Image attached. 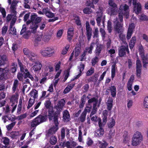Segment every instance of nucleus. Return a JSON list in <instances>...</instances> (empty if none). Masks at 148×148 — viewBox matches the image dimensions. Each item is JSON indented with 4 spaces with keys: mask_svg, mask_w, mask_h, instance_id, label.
<instances>
[{
    "mask_svg": "<svg viewBox=\"0 0 148 148\" xmlns=\"http://www.w3.org/2000/svg\"><path fill=\"white\" fill-rule=\"evenodd\" d=\"M70 45H67L65 47V48L62 51V54L63 55H65L67 53L70 47Z\"/></svg>",
    "mask_w": 148,
    "mask_h": 148,
    "instance_id": "nucleus-55",
    "label": "nucleus"
},
{
    "mask_svg": "<svg viewBox=\"0 0 148 148\" xmlns=\"http://www.w3.org/2000/svg\"><path fill=\"white\" fill-rule=\"evenodd\" d=\"M81 47H76L74 50L75 51V58L77 57L81 52Z\"/></svg>",
    "mask_w": 148,
    "mask_h": 148,
    "instance_id": "nucleus-42",
    "label": "nucleus"
},
{
    "mask_svg": "<svg viewBox=\"0 0 148 148\" xmlns=\"http://www.w3.org/2000/svg\"><path fill=\"white\" fill-rule=\"evenodd\" d=\"M38 91L37 90L35 89L32 90L30 92L29 94L32 97L33 96V97L34 99H36L37 98L38 95Z\"/></svg>",
    "mask_w": 148,
    "mask_h": 148,
    "instance_id": "nucleus-36",
    "label": "nucleus"
},
{
    "mask_svg": "<svg viewBox=\"0 0 148 148\" xmlns=\"http://www.w3.org/2000/svg\"><path fill=\"white\" fill-rule=\"evenodd\" d=\"M86 114L84 112H82L79 117V119L81 122H84L86 120Z\"/></svg>",
    "mask_w": 148,
    "mask_h": 148,
    "instance_id": "nucleus-43",
    "label": "nucleus"
},
{
    "mask_svg": "<svg viewBox=\"0 0 148 148\" xmlns=\"http://www.w3.org/2000/svg\"><path fill=\"white\" fill-rule=\"evenodd\" d=\"M134 79V75H132L128 80L127 84V87L129 91H131L132 89V86Z\"/></svg>",
    "mask_w": 148,
    "mask_h": 148,
    "instance_id": "nucleus-18",
    "label": "nucleus"
},
{
    "mask_svg": "<svg viewBox=\"0 0 148 148\" xmlns=\"http://www.w3.org/2000/svg\"><path fill=\"white\" fill-rule=\"evenodd\" d=\"M114 29L116 33H123L124 30L123 25L119 21H115L114 23Z\"/></svg>",
    "mask_w": 148,
    "mask_h": 148,
    "instance_id": "nucleus-5",
    "label": "nucleus"
},
{
    "mask_svg": "<svg viewBox=\"0 0 148 148\" xmlns=\"http://www.w3.org/2000/svg\"><path fill=\"white\" fill-rule=\"evenodd\" d=\"M115 63H114L111 66V78L113 79L115 77L116 71Z\"/></svg>",
    "mask_w": 148,
    "mask_h": 148,
    "instance_id": "nucleus-34",
    "label": "nucleus"
},
{
    "mask_svg": "<svg viewBox=\"0 0 148 148\" xmlns=\"http://www.w3.org/2000/svg\"><path fill=\"white\" fill-rule=\"evenodd\" d=\"M62 147H66L67 148H73L71 146V143L69 141H67L66 143L64 141L62 143Z\"/></svg>",
    "mask_w": 148,
    "mask_h": 148,
    "instance_id": "nucleus-47",
    "label": "nucleus"
},
{
    "mask_svg": "<svg viewBox=\"0 0 148 148\" xmlns=\"http://www.w3.org/2000/svg\"><path fill=\"white\" fill-rule=\"evenodd\" d=\"M40 53L43 57L48 58L52 56L54 52L53 48L48 47L42 49L40 51Z\"/></svg>",
    "mask_w": 148,
    "mask_h": 148,
    "instance_id": "nucleus-4",
    "label": "nucleus"
},
{
    "mask_svg": "<svg viewBox=\"0 0 148 148\" xmlns=\"http://www.w3.org/2000/svg\"><path fill=\"white\" fill-rule=\"evenodd\" d=\"M129 6L126 4H125L124 6L121 5L119 8V11L123 12V11H126L129 9Z\"/></svg>",
    "mask_w": 148,
    "mask_h": 148,
    "instance_id": "nucleus-40",
    "label": "nucleus"
},
{
    "mask_svg": "<svg viewBox=\"0 0 148 148\" xmlns=\"http://www.w3.org/2000/svg\"><path fill=\"white\" fill-rule=\"evenodd\" d=\"M108 4L109 6V8L117 7V5L114 2V0H109L108 1Z\"/></svg>",
    "mask_w": 148,
    "mask_h": 148,
    "instance_id": "nucleus-44",
    "label": "nucleus"
},
{
    "mask_svg": "<svg viewBox=\"0 0 148 148\" xmlns=\"http://www.w3.org/2000/svg\"><path fill=\"white\" fill-rule=\"evenodd\" d=\"M34 102V100L30 98L28 102V106L27 107V109H29L32 106Z\"/></svg>",
    "mask_w": 148,
    "mask_h": 148,
    "instance_id": "nucleus-52",
    "label": "nucleus"
},
{
    "mask_svg": "<svg viewBox=\"0 0 148 148\" xmlns=\"http://www.w3.org/2000/svg\"><path fill=\"white\" fill-rule=\"evenodd\" d=\"M115 123L114 119L113 118H112L111 121L108 123V127L110 128H112L115 125Z\"/></svg>",
    "mask_w": 148,
    "mask_h": 148,
    "instance_id": "nucleus-45",
    "label": "nucleus"
},
{
    "mask_svg": "<svg viewBox=\"0 0 148 148\" xmlns=\"http://www.w3.org/2000/svg\"><path fill=\"white\" fill-rule=\"evenodd\" d=\"M133 33V30H131V29L128 30L126 36L127 38V40H128L131 38Z\"/></svg>",
    "mask_w": 148,
    "mask_h": 148,
    "instance_id": "nucleus-53",
    "label": "nucleus"
},
{
    "mask_svg": "<svg viewBox=\"0 0 148 148\" xmlns=\"http://www.w3.org/2000/svg\"><path fill=\"white\" fill-rule=\"evenodd\" d=\"M143 103L145 107L148 108V96H147L145 98Z\"/></svg>",
    "mask_w": 148,
    "mask_h": 148,
    "instance_id": "nucleus-63",
    "label": "nucleus"
},
{
    "mask_svg": "<svg viewBox=\"0 0 148 148\" xmlns=\"http://www.w3.org/2000/svg\"><path fill=\"white\" fill-rule=\"evenodd\" d=\"M27 116V113H25L24 114H22L20 116H18L16 119H18V120H21L22 119H23L25 118H26Z\"/></svg>",
    "mask_w": 148,
    "mask_h": 148,
    "instance_id": "nucleus-58",
    "label": "nucleus"
},
{
    "mask_svg": "<svg viewBox=\"0 0 148 148\" xmlns=\"http://www.w3.org/2000/svg\"><path fill=\"white\" fill-rule=\"evenodd\" d=\"M51 102L49 100H47L45 101V108H46L49 109L51 108V107H50V106L51 105Z\"/></svg>",
    "mask_w": 148,
    "mask_h": 148,
    "instance_id": "nucleus-59",
    "label": "nucleus"
},
{
    "mask_svg": "<svg viewBox=\"0 0 148 148\" xmlns=\"http://www.w3.org/2000/svg\"><path fill=\"white\" fill-rule=\"evenodd\" d=\"M18 81L17 79H14L12 88L13 92H14L16 91V88H18Z\"/></svg>",
    "mask_w": 148,
    "mask_h": 148,
    "instance_id": "nucleus-33",
    "label": "nucleus"
},
{
    "mask_svg": "<svg viewBox=\"0 0 148 148\" xmlns=\"http://www.w3.org/2000/svg\"><path fill=\"white\" fill-rule=\"evenodd\" d=\"M65 136V129L64 127H63L61 129V139L62 140H63L64 139Z\"/></svg>",
    "mask_w": 148,
    "mask_h": 148,
    "instance_id": "nucleus-57",
    "label": "nucleus"
},
{
    "mask_svg": "<svg viewBox=\"0 0 148 148\" xmlns=\"http://www.w3.org/2000/svg\"><path fill=\"white\" fill-rule=\"evenodd\" d=\"M99 147L100 148H106L108 146V144L107 142L103 140L101 141H99L98 143Z\"/></svg>",
    "mask_w": 148,
    "mask_h": 148,
    "instance_id": "nucleus-35",
    "label": "nucleus"
},
{
    "mask_svg": "<svg viewBox=\"0 0 148 148\" xmlns=\"http://www.w3.org/2000/svg\"><path fill=\"white\" fill-rule=\"evenodd\" d=\"M24 79H26L28 77L32 81H33L34 80V78L31 75L30 72H27V73L24 72Z\"/></svg>",
    "mask_w": 148,
    "mask_h": 148,
    "instance_id": "nucleus-39",
    "label": "nucleus"
},
{
    "mask_svg": "<svg viewBox=\"0 0 148 148\" xmlns=\"http://www.w3.org/2000/svg\"><path fill=\"white\" fill-rule=\"evenodd\" d=\"M84 13L85 14H89L92 12V10L90 8L86 7L83 10Z\"/></svg>",
    "mask_w": 148,
    "mask_h": 148,
    "instance_id": "nucleus-54",
    "label": "nucleus"
},
{
    "mask_svg": "<svg viewBox=\"0 0 148 148\" xmlns=\"http://www.w3.org/2000/svg\"><path fill=\"white\" fill-rule=\"evenodd\" d=\"M106 73V71L104 72L101 75L99 79L97 84V85H98L103 80L104 76H105Z\"/></svg>",
    "mask_w": 148,
    "mask_h": 148,
    "instance_id": "nucleus-46",
    "label": "nucleus"
},
{
    "mask_svg": "<svg viewBox=\"0 0 148 148\" xmlns=\"http://www.w3.org/2000/svg\"><path fill=\"white\" fill-rule=\"evenodd\" d=\"M58 114H55L53 118V121L55 125L50 128L46 132V137H49L53 134H55L58 129V125L59 123L58 121Z\"/></svg>",
    "mask_w": 148,
    "mask_h": 148,
    "instance_id": "nucleus-1",
    "label": "nucleus"
},
{
    "mask_svg": "<svg viewBox=\"0 0 148 148\" xmlns=\"http://www.w3.org/2000/svg\"><path fill=\"white\" fill-rule=\"evenodd\" d=\"M54 134H53L52 135L50 136L51 137L50 140V143L52 145H54L56 144L57 142V139L56 137L54 136L53 135Z\"/></svg>",
    "mask_w": 148,
    "mask_h": 148,
    "instance_id": "nucleus-30",
    "label": "nucleus"
},
{
    "mask_svg": "<svg viewBox=\"0 0 148 148\" xmlns=\"http://www.w3.org/2000/svg\"><path fill=\"white\" fill-rule=\"evenodd\" d=\"M63 119L64 122H68L70 120V115L69 112L66 110L63 113Z\"/></svg>",
    "mask_w": 148,
    "mask_h": 148,
    "instance_id": "nucleus-22",
    "label": "nucleus"
},
{
    "mask_svg": "<svg viewBox=\"0 0 148 148\" xmlns=\"http://www.w3.org/2000/svg\"><path fill=\"white\" fill-rule=\"evenodd\" d=\"M136 75L138 78H141V74L142 65L139 59H137L136 62Z\"/></svg>",
    "mask_w": 148,
    "mask_h": 148,
    "instance_id": "nucleus-10",
    "label": "nucleus"
},
{
    "mask_svg": "<svg viewBox=\"0 0 148 148\" xmlns=\"http://www.w3.org/2000/svg\"><path fill=\"white\" fill-rule=\"evenodd\" d=\"M94 69L92 67H91L87 71L86 73V76H89L92 75L94 73Z\"/></svg>",
    "mask_w": 148,
    "mask_h": 148,
    "instance_id": "nucleus-51",
    "label": "nucleus"
},
{
    "mask_svg": "<svg viewBox=\"0 0 148 148\" xmlns=\"http://www.w3.org/2000/svg\"><path fill=\"white\" fill-rule=\"evenodd\" d=\"M123 142L125 143H127L130 140V137L128 135V133L127 131H124L123 136Z\"/></svg>",
    "mask_w": 148,
    "mask_h": 148,
    "instance_id": "nucleus-20",
    "label": "nucleus"
},
{
    "mask_svg": "<svg viewBox=\"0 0 148 148\" xmlns=\"http://www.w3.org/2000/svg\"><path fill=\"white\" fill-rule=\"evenodd\" d=\"M3 140L2 141L3 143L5 145H8L9 143L10 140L8 138L4 137L2 138Z\"/></svg>",
    "mask_w": 148,
    "mask_h": 148,
    "instance_id": "nucleus-56",
    "label": "nucleus"
},
{
    "mask_svg": "<svg viewBox=\"0 0 148 148\" xmlns=\"http://www.w3.org/2000/svg\"><path fill=\"white\" fill-rule=\"evenodd\" d=\"M74 19L75 20L76 24L78 26H81L82 25L79 16H75Z\"/></svg>",
    "mask_w": 148,
    "mask_h": 148,
    "instance_id": "nucleus-49",
    "label": "nucleus"
},
{
    "mask_svg": "<svg viewBox=\"0 0 148 148\" xmlns=\"http://www.w3.org/2000/svg\"><path fill=\"white\" fill-rule=\"evenodd\" d=\"M140 53L143 64V67L147 68L148 64V56L147 55H145L144 52L141 49L140 51Z\"/></svg>",
    "mask_w": 148,
    "mask_h": 148,
    "instance_id": "nucleus-12",
    "label": "nucleus"
},
{
    "mask_svg": "<svg viewBox=\"0 0 148 148\" xmlns=\"http://www.w3.org/2000/svg\"><path fill=\"white\" fill-rule=\"evenodd\" d=\"M108 89L111 93V95L113 97H115L116 93V87L114 86H111Z\"/></svg>",
    "mask_w": 148,
    "mask_h": 148,
    "instance_id": "nucleus-24",
    "label": "nucleus"
},
{
    "mask_svg": "<svg viewBox=\"0 0 148 148\" xmlns=\"http://www.w3.org/2000/svg\"><path fill=\"white\" fill-rule=\"evenodd\" d=\"M42 12L49 18H52L55 16L54 14L50 11L48 8L43 9Z\"/></svg>",
    "mask_w": 148,
    "mask_h": 148,
    "instance_id": "nucleus-21",
    "label": "nucleus"
},
{
    "mask_svg": "<svg viewBox=\"0 0 148 148\" xmlns=\"http://www.w3.org/2000/svg\"><path fill=\"white\" fill-rule=\"evenodd\" d=\"M96 133L99 136L101 137L104 133V129L103 128H99L96 130Z\"/></svg>",
    "mask_w": 148,
    "mask_h": 148,
    "instance_id": "nucleus-38",
    "label": "nucleus"
},
{
    "mask_svg": "<svg viewBox=\"0 0 148 148\" xmlns=\"http://www.w3.org/2000/svg\"><path fill=\"white\" fill-rule=\"evenodd\" d=\"M74 29L73 27L69 28L67 32V40L69 42L71 41L74 34Z\"/></svg>",
    "mask_w": 148,
    "mask_h": 148,
    "instance_id": "nucleus-15",
    "label": "nucleus"
},
{
    "mask_svg": "<svg viewBox=\"0 0 148 148\" xmlns=\"http://www.w3.org/2000/svg\"><path fill=\"white\" fill-rule=\"evenodd\" d=\"M11 136L13 138H16L18 135V133L16 132H12L10 133Z\"/></svg>",
    "mask_w": 148,
    "mask_h": 148,
    "instance_id": "nucleus-64",
    "label": "nucleus"
},
{
    "mask_svg": "<svg viewBox=\"0 0 148 148\" xmlns=\"http://www.w3.org/2000/svg\"><path fill=\"white\" fill-rule=\"evenodd\" d=\"M126 51L127 52L128 54L130 53L128 45H127L126 46L121 45L118 49V55L119 56L122 57L126 56Z\"/></svg>",
    "mask_w": 148,
    "mask_h": 148,
    "instance_id": "nucleus-6",
    "label": "nucleus"
},
{
    "mask_svg": "<svg viewBox=\"0 0 148 148\" xmlns=\"http://www.w3.org/2000/svg\"><path fill=\"white\" fill-rule=\"evenodd\" d=\"M112 22L108 21L107 23V30L109 33H111L112 31Z\"/></svg>",
    "mask_w": 148,
    "mask_h": 148,
    "instance_id": "nucleus-50",
    "label": "nucleus"
},
{
    "mask_svg": "<svg viewBox=\"0 0 148 148\" xmlns=\"http://www.w3.org/2000/svg\"><path fill=\"white\" fill-rule=\"evenodd\" d=\"M46 116L41 114L39 115L36 118L33 119L31 123L32 127H36L40 123L45 121Z\"/></svg>",
    "mask_w": 148,
    "mask_h": 148,
    "instance_id": "nucleus-3",
    "label": "nucleus"
},
{
    "mask_svg": "<svg viewBox=\"0 0 148 148\" xmlns=\"http://www.w3.org/2000/svg\"><path fill=\"white\" fill-rule=\"evenodd\" d=\"M16 18L14 17L12 18L10 22V28L12 29L13 26L15 25L16 21Z\"/></svg>",
    "mask_w": 148,
    "mask_h": 148,
    "instance_id": "nucleus-61",
    "label": "nucleus"
},
{
    "mask_svg": "<svg viewBox=\"0 0 148 148\" xmlns=\"http://www.w3.org/2000/svg\"><path fill=\"white\" fill-rule=\"evenodd\" d=\"M141 5L140 3H138L136 5L134 6L133 10L137 14L141 12Z\"/></svg>",
    "mask_w": 148,
    "mask_h": 148,
    "instance_id": "nucleus-23",
    "label": "nucleus"
},
{
    "mask_svg": "<svg viewBox=\"0 0 148 148\" xmlns=\"http://www.w3.org/2000/svg\"><path fill=\"white\" fill-rule=\"evenodd\" d=\"M18 3V2L16 0H13L10 7L11 12L13 14V16H14V17L16 16L17 14L16 10Z\"/></svg>",
    "mask_w": 148,
    "mask_h": 148,
    "instance_id": "nucleus-13",
    "label": "nucleus"
},
{
    "mask_svg": "<svg viewBox=\"0 0 148 148\" xmlns=\"http://www.w3.org/2000/svg\"><path fill=\"white\" fill-rule=\"evenodd\" d=\"M96 16L97 18L96 21L97 25L98 26H100V23L102 20V17L103 15V8L101 7H99L98 11L97 12Z\"/></svg>",
    "mask_w": 148,
    "mask_h": 148,
    "instance_id": "nucleus-9",
    "label": "nucleus"
},
{
    "mask_svg": "<svg viewBox=\"0 0 148 148\" xmlns=\"http://www.w3.org/2000/svg\"><path fill=\"white\" fill-rule=\"evenodd\" d=\"M38 26V25L34 22H32L30 26V28L32 30V32L33 33H36L37 28Z\"/></svg>",
    "mask_w": 148,
    "mask_h": 148,
    "instance_id": "nucleus-31",
    "label": "nucleus"
},
{
    "mask_svg": "<svg viewBox=\"0 0 148 148\" xmlns=\"http://www.w3.org/2000/svg\"><path fill=\"white\" fill-rule=\"evenodd\" d=\"M143 139V136L141 133L136 132L133 135L132 138V145L133 146L139 145Z\"/></svg>",
    "mask_w": 148,
    "mask_h": 148,
    "instance_id": "nucleus-2",
    "label": "nucleus"
},
{
    "mask_svg": "<svg viewBox=\"0 0 148 148\" xmlns=\"http://www.w3.org/2000/svg\"><path fill=\"white\" fill-rule=\"evenodd\" d=\"M103 46L101 44H97L95 51V53L96 56H99L100 55L102 49L103 48Z\"/></svg>",
    "mask_w": 148,
    "mask_h": 148,
    "instance_id": "nucleus-19",
    "label": "nucleus"
},
{
    "mask_svg": "<svg viewBox=\"0 0 148 148\" xmlns=\"http://www.w3.org/2000/svg\"><path fill=\"white\" fill-rule=\"evenodd\" d=\"M55 114H57L56 112L54 113L53 108H49L48 110V117L50 121L52 120Z\"/></svg>",
    "mask_w": 148,
    "mask_h": 148,
    "instance_id": "nucleus-29",
    "label": "nucleus"
},
{
    "mask_svg": "<svg viewBox=\"0 0 148 148\" xmlns=\"http://www.w3.org/2000/svg\"><path fill=\"white\" fill-rule=\"evenodd\" d=\"M6 60L7 58L5 55H3L1 56H0V66L4 65Z\"/></svg>",
    "mask_w": 148,
    "mask_h": 148,
    "instance_id": "nucleus-37",
    "label": "nucleus"
},
{
    "mask_svg": "<svg viewBox=\"0 0 148 148\" xmlns=\"http://www.w3.org/2000/svg\"><path fill=\"white\" fill-rule=\"evenodd\" d=\"M27 28L25 25H23L22 28L20 32L21 35L24 34L23 37L25 39H27L29 38L31 32L29 30L26 31Z\"/></svg>",
    "mask_w": 148,
    "mask_h": 148,
    "instance_id": "nucleus-11",
    "label": "nucleus"
},
{
    "mask_svg": "<svg viewBox=\"0 0 148 148\" xmlns=\"http://www.w3.org/2000/svg\"><path fill=\"white\" fill-rule=\"evenodd\" d=\"M70 71V68H69L67 70L65 71L64 73L65 74L64 77V79L65 81L67 80V79L69 76Z\"/></svg>",
    "mask_w": 148,
    "mask_h": 148,
    "instance_id": "nucleus-60",
    "label": "nucleus"
},
{
    "mask_svg": "<svg viewBox=\"0 0 148 148\" xmlns=\"http://www.w3.org/2000/svg\"><path fill=\"white\" fill-rule=\"evenodd\" d=\"M136 41V37L134 36L132 37L129 43L130 48L132 50L134 46Z\"/></svg>",
    "mask_w": 148,
    "mask_h": 148,
    "instance_id": "nucleus-28",
    "label": "nucleus"
},
{
    "mask_svg": "<svg viewBox=\"0 0 148 148\" xmlns=\"http://www.w3.org/2000/svg\"><path fill=\"white\" fill-rule=\"evenodd\" d=\"M42 67V64L40 62H36L33 67V69L34 72H37L41 70Z\"/></svg>",
    "mask_w": 148,
    "mask_h": 148,
    "instance_id": "nucleus-25",
    "label": "nucleus"
},
{
    "mask_svg": "<svg viewBox=\"0 0 148 148\" xmlns=\"http://www.w3.org/2000/svg\"><path fill=\"white\" fill-rule=\"evenodd\" d=\"M98 56H96L91 60L92 65L94 66L99 61Z\"/></svg>",
    "mask_w": 148,
    "mask_h": 148,
    "instance_id": "nucleus-48",
    "label": "nucleus"
},
{
    "mask_svg": "<svg viewBox=\"0 0 148 148\" xmlns=\"http://www.w3.org/2000/svg\"><path fill=\"white\" fill-rule=\"evenodd\" d=\"M113 99L112 98L109 97L108 98V103H107V109L109 111H110L111 110L113 107Z\"/></svg>",
    "mask_w": 148,
    "mask_h": 148,
    "instance_id": "nucleus-32",
    "label": "nucleus"
},
{
    "mask_svg": "<svg viewBox=\"0 0 148 148\" xmlns=\"http://www.w3.org/2000/svg\"><path fill=\"white\" fill-rule=\"evenodd\" d=\"M123 33H118L119 34V37L121 41H122L125 44L126 43L127 45V43L125 41V36L124 34H123Z\"/></svg>",
    "mask_w": 148,
    "mask_h": 148,
    "instance_id": "nucleus-41",
    "label": "nucleus"
},
{
    "mask_svg": "<svg viewBox=\"0 0 148 148\" xmlns=\"http://www.w3.org/2000/svg\"><path fill=\"white\" fill-rule=\"evenodd\" d=\"M86 99V95L84 94L81 97V99L80 103L79 105V108L80 109H82L84 107V105L85 104Z\"/></svg>",
    "mask_w": 148,
    "mask_h": 148,
    "instance_id": "nucleus-26",
    "label": "nucleus"
},
{
    "mask_svg": "<svg viewBox=\"0 0 148 148\" xmlns=\"http://www.w3.org/2000/svg\"><path fill=\"white\" fill-rule=\"evenodd\" d=\"M17 77L20 81H23V77H24L23 74L21 73L18 72L17 75Z\"/></svg>",
    "mask_w": 148,
    "mask_h": 148,
    "instance_id": "nucleus-62",
    "label": "nucleus"
},
{
    "mask_svg": "<svg viewBox=\"0 0 148 148\" xmlns=\"http://www.w3.org/2000/svg\"><path fill=\"white\" fill-rule=\"evenodd\" d=\"M86 36L88 40L89 41L91 38L92 36V29L90 27L89 22L88 21H86Z\"/></svg>",
    "mask_w": 148,
    "mask_h": 148,
    "instance_id": "nucleus-14",
    "label": "nucleus"
},
{
    "mask_svg": "<svg viewBox=\"0 0 148 148\" xmlns=\"http://www.w3.org/2000/svg\"><path fill=\"white\" fill-rule=\"evenodd\" d=\"M118 9L117 7L109 8L107 10V12L110 16L114 15L116 14Z\"/></svg>",
    "mask_w": 148,
    "mask_h": 148,
    "instance_id": "nucleus-16",
    "label": "nucleus"
},
{
    "mask_svg": "<svg viewBox=\"0 0 148 148\" xmlns=\"http://www.w3.org/2000/svg\"><path fill=\"white\" fill-rule=\"evenodd\" d=\"M99 75L97 73H95L92 76L90 77L88 80V82H93L95 85L96 84L97 82L98 79Z\"/></svg>",
    "mask_w": 148,
    "mask_h": 148,
    "instance_id": "nucleus-17",
    "label": "nucleus"
},
{
    "mask_svg": "<svg viewBox=\"0 0 148 148\" xmlns=\"http://www.w3.org/2000/svg\"><path fill=\"white\" fill-rule=\"evenodd\" d=\"M65 103V100L64 99H62L59 100L57 105L54 106V108L56 110V111L58 114H59L61 110H63Z\"/></svg>",
    "mask_w": 148,
    "mask_h": 148,
    "instance_id": "nucleus-8",
    "label": "nucleus"
},
{
    "mask_svg": "<svg viewBox=\"0 0 148 148\" xmlns=\"http://www.w3.org/2000/svg\"><path fill=\"white\" fill-rule=\"evenodd\" d=\"M97 98L95 97H93L89 99L87 103L86 104L87 106L85 108L84 111L83 112L86 113V114H87V112L89 113L90 112L91 109L92 108V103L95 102Z\"/></svg>",
    "mask_w": 148,
    "mask_h": 148,
    "instance_id": "nucleus-7",
    "label": "nucleus"
},
{
    "mask_svg": "<svg viewBox=\"0 0 148 148\" xmlns=\"http://www.w3.org/2000/svg\"><path fill=\"white\" fill-rule=\"evenodd\" d=\"M98 103V100L97 99L95 102L93 103L92 106V109L90 114V116L91 117L93 115L95 114L97 112V108L96 107Z\"/></svg>",
    "mask_w": 148,
    "mask_h": 148,
    "instance_id": "nucleus-27",
    "label": "nucleus"
}]
</instances>
